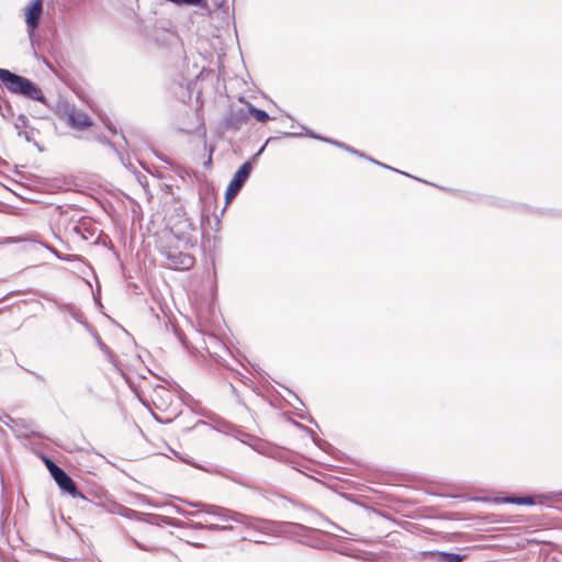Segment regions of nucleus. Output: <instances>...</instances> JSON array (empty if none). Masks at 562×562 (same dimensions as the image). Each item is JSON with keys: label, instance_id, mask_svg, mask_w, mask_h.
Wrapping results in <instances>:
<instances>
[{"label": "nucleus", "instance_id": "f257e3e1", "mask_svg": "<svg viewBox=\"0 0 562 562\" xmlns=\"http://www.w3.org/2000/svg\"><path fill=\"white\" fill-rule=\"evenodd\" d=\"M189 506L199 508V512H187L181 509L180 507H176V513L184 516L186 518L200 516L202 513L218 518L223 522L234 521L237 524L245 525L248 529L258 530L262 532H267L269 529L270 522L246 516L244 514L229 510L224 507L204 504L200 502H186Z\"/></svg>", "mask_w": 562, "mask_h": 562}, {"label": "nucleus", "instance_id": "f03ea898", "mask_svg": "<svg viewBox=\"0 0 562 562\" xmlns=\"http://www.w3.org/2000/svg\"><path fill=\"white\" fill-rule=\"evenodd\" d=\"M0 80L12 94L22 95L26 99L46 104V98L41 88L26 77L0 68Z\"/></svg>", "mask_w": 562, "mask_h": 562}, {"label": "nucleus", "instance_id": "7ed1b4c3", "mask_svg": "<svg viewBox=\"0 0 562 562\" xmlns=\"http://www.w3.org/2000/svg\"><path fill=\"white\" fill-rule=\"evenodd\" d=\"M159 251L166 258L167 266L171 269L188 270L194 265V258L191 255L180 251L171 245H161Z\"/></svg>", "mask_w": 562, "mask_h": 562}, {"label": "nucleus", "instance_id": "20e7f679", "mask_svg": "<svg viewBox=\"0 0 562 562\" xmlns=\"http://www.w3.org/2000/svg\"><path fill=\"white\" fill-rule=\"evenodd\" d=\"M252 170V164L250 160L245 161L235 172L233 179L231 180L226 192L225 200L226 203H229L241 190L246 181L248 180Z\"/></svg>", "mask_w": 562, "mask_h": 562}, {"label": "nucleus", "instance_id": "39448f33", "mask_svg": "<svg viewBox=\"0 0 562 562\" xmlns=\"http://www.w3.org/2000/svg\"><path fill=\"white\" fill-rule=\"evenodd\" d=\"M52 476L58 487L71 495L74 498L85 499V495L77 488L72 479L59 467H54L52 470Z\"/></svg>", "mask_w": 562, "mask_h": 562}, {"label": "nucleus", "instance_id": "423d86ee", "mask_svg": "<svg viewBox=\"0 0 562 562\" xmlns=\"http://www.w3.org/2000/svg\"><path fill=\"white\" fill-rule=\"evenodd\" d=\"M64 116L67 124L75 130L83 131L92 125V120L86 112L69 106V104H65Z\"/></svg>", "mask_w": 562, "mask_h": 562}, {"label": "nucleus", "instance_id": "0eeeda50", "mask_svg": "<svg viewBox=\"0 0 562 562\" xmlns=\"http://www.w3.org/2000/svg\"><path fill=\"white\" fill-rule=\"evenodd\" d=\"M43 10L42 0H33L26 8L25 22L29 27L34 30L38 26L41 14Z\"/></svg>", "mask_w": 562, "mask_h": 562}, {"label": "nucleus", "instance_id": "6e6552de", "mask_svg": "<svg viewBox=\"0 0 562 562\" xmlns=\"http://www.w3.org/2000/svg\"><path fill=\"white\" fill-rule=\"evenodd\" d=\"M495 502H503L516 505H533L535 498L532 496H505L495 498Z\"/></svg>", "mask_w": 562, "mask_h": 562}, {"label": "nucleus", "instance_id": "1a4fd4ad", "mask_svg": "<svg viewBox=\"0 0 562 562\" xmlns=\"http://www.w3.org/2000/svg\"><path fill=\"white\" fill-rule=\"evenodd\" d=\"M244 122H246V115L243 110H239L231 115V117L226 122V125L227 127L237 130Z\"/></svg>", "mask_w": 562, "mask_h": 562}, {"label": "nucleus", "instance_id": "9d476101", "mask_svg": "<svg viewBox=\"0 0 562 562\" xmlns=\"http://www.w3.org/2000/svg\"><path fill=\"white\" fill-rule=\"evenodd\" d=\"M119 515L127 518V519H132V520H142V515L137 510H134L132 508H128V507H124V506H119L117 507V512H116Z\"/></svg>", "mask_w": 562, "mask_h": 562}, {"label": "nucleus", "instance_id": "9b49d317", "mask_svg": "<svg viewBox=\"0 0 562 562\" xmlns=\"http://www.w3.org/2000/svg\"><path fill=\"white\" fill-rule=\"evenodd\" d=\"M247 106H248V111L249 113L258 121V122H261V123H265L267 122L270 117L268 115V113L263 110H260V109H257L256 106H254L251 103H247Z\"/></svg>", "mask_w": 562, "mask_h": 562}, {"label": "nucleus", "instance_id": "f8f14e48", "mask_svg": "<svg viewBox=\"0 0 562 562\" xmlns=\"http://www.w3.org/2000/svg\"><path fill=\"white\" fill-rule=\"evenodd\" d=\"M194 528L196 529H209V530H224V529H231L232 527L229 526H220L217 524H207V520L205 519V524L204 522H196L193 525Z\"/></svg>", "mask_w": 562, "mask_h": 562}, {"label": "nucleus", "instance_id": "ddd939ff", "mask_svg": "<svg viewBox=\"0 0 562 562\" xmlns=\"http://www.w3.org/2000/svg\"><path fill=\"white\" fill-rule=\"evenodd\" d=\"M308 135H310L311 137H314V138H317V139H322V140L329 142V143H331V144H334V145H336V146H338V147H340V148H344V149H346V150H348V151H350V153H352V154H356V155L362 156V154H360L358 150H356V149H353V148H350L349 146H347V145H345V144H342V143H339V142H336V140H329V139L323 138V137H321V136L315 135V134H314V133H312V132H310V133H308Z\"/></svg>", "mask_w": 562, "mask_h": 562}, {"label": "nucleus", "instance_id": "4468645a", "mask_svg": "<svg viewBox=\"0 0 562 562\" xmlns=\"http://www.w3.org/2000/svg\"><path fill=\"white\" fill-rule=\"evenodd\" d=\"M464 555L458 553L441 552L440 562H462Z\"/></svg>", "mask_w": 562, "mask_h": 562}, {"label": "nucleus", "instance_id": "2eb2a0df", "mask_svg": "<svg viewBox=\"0 0 562 562\" xmlns=\"http://www.w3.org/2000/svg\"><path fill=\"white\" fill-rule=\"evenodd\" d=\"M27 124V117L24 114H20L15 122V128L20 130L25 127Z\"/></svg>", "mask_w": 562, "mask_h": 562}, {"label": "nucleus", "instance_id": "dca6fc26", "mask_svg": "<svg viewBox=\"0 0 562 562\" xmlns=\"http://www.w3.org/2000/svg\"><path fill=\"white\" fill-rule=\"evenodd\" d=\"M161 521H164L165 524L169 525V526H179L176 520L173 518H170V517H162L161 518Z\"/></svg>", "mask_w": 562, "mask_h": 562}, {"label": "nucleus", "instance_id": "f3484780", "mask_svg": "<svg viewBox=\"0 0 562 562\" xmlns=\"http://www.w3.org/2000/svg\"><path fill=\"white\" fill-rule=\"evenodd\" d=\"M45 463H46V467L47 469L49 470V473L52 474V470L54 469V467H58L57 464H55L52 460L49 459H46L45 460Z\"/></svg>", "mask_w": 562, "mask_h": 562}, {"label": "nucleus", "instance_id": "a211bd4d", "mask_svg": "<svg viewBox=\"0 0 562 562\" xmlns=\"http://www.w3.org/2000/svg\"><path fill=\"white\" fill-rule=\"evenodd\" d=\"M18 135H19L20 137H23V138H24L25 140H27V142H30V140H31V137H30L29 133H27V132H25V131H19V132H18Z\"/></svg>", "mask_w": 562, "mask_h": 562}, {"label": "nucleus", "instance_id": "6ab92c4d", "mask_svg": "<svg viewBox=\"0 0 562 562\" xmlns=\"http://www.w3.org/2000/svg\"><path fill=\"white\" fill-rule=\"evenodd\" d=\"M27 372H30L32 375H34V378L37 380V381H42L44 382L45 381V378L38 373H35V372H32L30 370H27Z\"/></svg>", "mask_w": 562, "mask_h": 562}, {"label": "nucleus", "instance_id": "aec40b11", "mask_svg": "<svg viewBox=\"0 0 562 562\" xmlns=\"http://www.w3.org/2000/svg\"><path fill=\"white\" fill-rule=\"evenodd\" d=\"M370 160H371L372 162H374V164H376V165H379V166L383 167V168H386V169H391V170L397 171L396 169H394V168H392V167H390V166H386V165H384V164H382V162H379V161H376V160H374V159H370Z\"/></svg>", "mask_w": 562, "mask_h": 562}, {"label": "nucleus", "instance_id": "412c9836", "mask_svg": "<svg viewBox=\"0 0 562 562\" xmlns=\"http://www.w3.org/2000/svg\"><path fill=\"white\" fill-rule=\"evenodd\" d=\"M266 145H263L252 157L251 160H256L265 150Z\"/></svg>", "mask_w": 562, "mask_h": 562}, {"label": "nucleus", "instance_id": "4be33fe9", "mask_svg": "<svg viewBox=\"0 0 562 562\" xmlns=\"http://www.w3.org/2000/svg\"><path fill=\"white\" fill-rule=\"evenodd\" d=\"M23 240L22 238H15V237H10L7 239V243H19Z\"/></svg>", "mask_w": 562, "mask_h": 562}, {"label": "nucleus", "instance_id": "5701e85b", "mask_svg": "<svg viewBox=\"0 0 562 562\" xmlns=\"http://www.w3.org/2000/svg\"><path fill=\"white\" fill-rule=\"evenodd\" d=\"M254 541H255V542H257V543H265V542H266V541H265V539H263L262 537H260V536H259V537H256V538L254 539Z\"/></svg>", "mask_w": 562, "mask_h": 562}, {"label": "nucleus", "instance_id": "b1692460", "mask_svg": "<svg viewBox=\"0 0 562 562\" xmlns=\"http://www.w3.org/2000/svg\"><path fill=\"white\" fill-rule=\"evenodd\" d=\"M133 541H134V543H135V546H136L137 548H139V549H142V550H147V549H146L143 544H140L138 541H136V540H133Z\"/></svg>", "mask_w": 562, "mask_h": 562}, {"label": "nucleus", "instance_id": "393cba45", "mask_svg": "<svg viewBox=\"0 0 562 562\" xmlns=\"http://www.w3.org/2000/svg\"><path fill=\"white\" fill-rule=\"evenodd\" d=\"M338 530L342 531V532H347L345 529H342L341 527H338V526H335Z\"/></svg>", "mask_w": 562, "mask_h": 562}, {"label": "nucleus", "instance_id": "a878e982", "mask_svg": "<svg viewBox=\"0 0 562 562\" xmlns=\"http://www.w3.org/2000/svg\"><path fill=\"white\" fill-rule=\"evenodd\" d=\"M52 251L57 256V258H61V257H60V255H58V252H57V251H55V250H53V249H52Z\"/></svg>", "mask_w": 562, "mask_h": 562}, {"label": "nucleus", "instance_id": "bb28decb", "mask_svg": "<svg viewBox=\"0 0 562 562\" xmlns=\"http://www.w3.org/2000/svg\"><path fill=\"white\" fill-rule=\"evenodd\" d=\"M212 162V158L210 157L207 160V164L210 165Z\"/></svg>", "mask_w": 562, "mask_h": 562}]
</instances>
